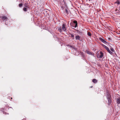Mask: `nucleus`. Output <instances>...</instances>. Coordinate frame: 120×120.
<instances>
[{
    "instance_id": "nucleus-1",
    "label": "nucleus",
    "mask_w": 120,
    "mask_h": 120,
    "mask_svg": "<svg viewBox=\"0 0 120 120\" xmlns=\"http://www.w3.org/2000/svg\"><path fill=\"white\" fill-rule=\"evenodd\" d=\"M97 56L99 58H101L103 56V53L101 52H100L98 53H97Z\"/></svg>"
},
{
    "instance_id": "nucleus-2",
    "label": "nucleus",
    "mask_w": 120,
    "mask_h": 120,
    "mask_svg": "<svg viewBox=\"0 0 120 120\" xmlns=\"http://www.w3.org/2000/svg\"><path fill=\"white\" fill-rule=\"evenodd\" d=\"M102 45L107 50V51L109 53L111 54H112V52L110 50L109 48L107 47L106 46L103 44H102Z\"/></svg>"
},
{
    "instance_id": "nucleus-3",
    "label": "nucleus",
    "mask_w": 120,
    "mask_h": 120,
    "mask_svg": "<svg viewBox=\"0 0 120 120\" xmlns=\"http://www.w3.org/2000/svg\"><path fill=\"white\" fill-rule=\"evenodd\" d=\"M99 39L100 41L103 43L105 44H106L107 43V42L105 41V40L103 37H99Z\"/></svg>"
},
{
    "instance_id": "nucleus-4",
    "label": "nucleus",
    "mask_w": 120,
    "mask_h": 120,
    "mask_svg": "<svg viewBox=\"0 0 120 120\" xmlns=\"http://www.w3.org/2000/svg\"><path fill=\"white\" fill-rule=\"evenodd\" d=\"M107 98L108 101V104L109 105H110L111 104V97L109 95H108Z\"/></svg>"
},
{
    "instance_id": "nucleus-5",
    "label": "nucleus",
    "mask_w": 120,
    "mask_h": 120,
    "mask_svg": "<svg viewBox=\"0 0 120 120\" xmlns=\"http://www.w3.org/2000/svg\"><path fill=\"white\" fill-rule=\"evenodd\" d=\"M67 28L65 27V25L64 23H63L62 25V30L64 31H65L66 30Z\"/></svg>"
},
{
    "instance_id": "nucleus-6",
    "label": "nucleus",
    "mask_w": 120,
    "mask_h": 120,
    "mask_svg": "<svg viewBox=\"0 0 120 120\" xmlns=\"http://www.w3.org/2000/svg\"><path fill=\"white\" fill-rule=\"evenodd\" d=\"M2 19L4 21H6L7 20L8 18L7 17L5 16H3L1 17Z\"/></svg>"
},
{
    "instance_id": "nucleus-7",
    "label": "nucleus",
    "mask_w": 120,
    "mask_h": 120,
    "mask_svg": "<svg viewBox=\"0 0 120 120\" xmlns=\"http://www.w3.org/2000/svg\"><path fill=\"white\" fill-rule=\"evenodd\" d=\"M86 52L88 54L90 55H92L93 54V53L92 52H91L88 50L86 51Z\"/></svg>"
},
{
    "instance_id": "nucleus-8",
    "label": "nucleus",
    "mask_w": 120,
    "mask_h": 120,
    "mask_svg": "<svg viewBox=\"0 0 120 120\" xmlns=\"http://www.w3.org/2000/svg\"><path fill=\"white\" fill-rule=\"evenodd\" d=\"M73 22L75 24V27H76L78 23L77 21H74Z\"/></svg>"
},
{
    "instance_id": "nucleus-9",
    "label": "nucleus",
    "mask_w": 120,
    "mask_h": 120,
    "mask_svg": "<svg viewBox=\"0 0 120 120\" xmlns=\"http://www.w3.org/2000/svg\"><path fill=\"white\" fill-rule=\"evenodd\" d=\"M92 82L94 83H96L97 82V81L96 79H94L92 80Z\"/></svg>"
},
{
    "instance_id": "nucleus-10",
    "label": "nucleus",
    "mask_w": 120,
    "mask_h": 120,
    "mask_svg": "<svg viewBox=\"0 0 120 120\" xmlns=\"http://www.w3.org/2000/svg\"><path fill=\"white\" fill-rule=\"evenodd\" d=\"M58 30H59L60 32H61L62 31L61 27H60L57 28Z\"/></svg>"
},
{
    "instance_id": "nucleus-11",
    "label": "nucleus",
    "mask_w": 120,
    "mask_h": 120,
    "mask_svg": "<svg viewBox=\"0 0 120 120\" xmlns=\"http://www.w3.org/2000/svg\"><path fill=\"white\" fill-rule=\"evenodd\" d=\"M75 39L76 40H80V37L79 36H76L75 37Z\"/></svg>"
},
{
    "instance_id": "nucleus-12",
    "label": "nucleus",
    "mask_w": 120,
    "mask_h": 120,
    "mask_svg": "<svg viewBox=\"0 0 120 120\" xmlns=\"http://www.w3.org/2000/svg\"><path fill=\"white\" fill-rule=\"evenodd\" d=\"M117 103L118 104H119L120 103V99L119 98H117L116 99Z\"/></svg>"
},
{
    "instance_id": "nucleus-13",
    "label": "nucleus",
    "mask_w": 120,
    "mask_h": 120,
    "mask_svg": "<svg viewBox=\"0 0 120 120\" xmlns=\"http://www.w3.org/2000/svg\"><path fill=\"white\" fill-rule=\"evenodd\" d=\"M24 6L28 8L29 7V5L27 3H26L24 4Z\"/></svg>"
},
{
    "instance_id": "nucleus-14",
    "label": "nucleus",
    "mask_w": 120,
    "mask_h": 120,
    "mask_svg": "<svg viewBox=\"0 0 120 120\" xmlns=\"http://www.w3.org/2000/svg\"><path fill=\"white\" fill-rule=\"evenodd\" d=\"M70 35L71 37L73 38L74 39V36L73 34H70Z\"/></svg>"
},
{
    "instance_id": "nucleus-15",
    "label": "nucleus",
    "mask_w": 120,
    "mask_h": 120,
    "mask_svg": "<svg viewBox=\"0 0 120 120\" xmlns=\"http://www.w3.org/2000/svg\"><path fill=\"white\" fill-rule=\"evenodd\" d=\"M87 35L89 36H91V34L90 32H88L87 33Z\"/></svg>"
},
{
    "instance_id": "nucleus-16",
    "label": "nucleus",
    "mask_w": 120,
    "mask_h": 120,
    "mask_svg": "<svg viewBox=\"0 0 120 120\" xmlns=\"http://www.w3.org/2000/svg\"><path fill=\"white\" fill-rule=\"evenodd\" d=\"M65 11H66V13L67 14H68V10L66 9H65Z\"/></svg>"
},
{
    "instance_id": "nucleus-17",
    "label": "nucleus",
    "mask_w": 120,
    "mask_h": 120,
    "mask_svg": "<svg viewBox=\"0 0 120 120\" xmlns=\"http://www.w3.org/2000/svg\"><path fill=\"white\" fill-rule=\"evenodd\" d=\"M23 10L24 11H27V8H23Z\"/></svg>"
},
{
    "instance_id": "nucleus-18",
    "label": "nucleus",
    "mask_w": 120,
    "mask_h": 120,
    "mask_svg": "<svg viewBox=\"0 0 120 120\" xmlns=\"http://www.w3.org/2000/svg\"><path fill=\"white\" fill-rule=\"evenodd\" d=\"M22 3H21L19 4V7H21L22 6Z\"/></svg>"
},
{
    "instance_id": "nucleus-19",
    "label": "nucleus",
    "mask_w": 120,
    "mask_h": 120,
    "mask_svg": "<svg viewBox=\"0 0 120 120\" xmlns=\"http://www.w3.org/2000/svg\"><path fill=\"white\" fill-rule=\"evenodd\" d=\"M110 50H111V51H112V52H114V49L112 48H110Z\"/></svg>"
},
{
    "instance_id": "nucleus-20",
    "label": "nucleus",
    "mask_w": 120,
    "mask_h": 120,
    "mask_svg": "<svg viewBox=\"0 0 120 120\" xmlns=\"http://www.w3.org/2000/svg\"><path fill=\"white\" fill-rule=\"evenodd\" d=\"M118 4H120V3L119 2V1H117V2L116 3Z\"/></svg>"
},
{
    "instance_id": "nucleus-21",
    "label": "nucleus",
    "mask_w": 120,
    "mask_h": 120,
    "mask_svg": "<svg viewBox=\"0 0 120 120\" xmlns=\"http://www.w3.org/2000/svg\"><path fill=\"white\" fill-rule=\"evenodd\" d=\"M108 39H110V38H108Z\"/></svg>"
},
{
    "instance_id": "nucleus-22",
    "label": "nucleus",
    "mask_w": 120,
    "mask_h": 120,
    "mask_svg": "<svg viewBox=\"0 0 120 120\" xmlns=\"http://www.w3.org/2000/svg\"><path fill=\"white\" fill-rule=\"evenodd\" d=\"M11 99H12V98H11Z\"/></svg>"
}]
</instances>
